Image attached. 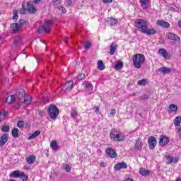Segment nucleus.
<instances>
[{"label":"nucleus","mask_w":181,"mask_h":181,"mask_svg":"<svg viewBox=\"0 0 181 181\" xmlns=\"http://www.w3.org/2000/svg\"><path fill=\"white\" fill-rule=\"evenodd\" d=\"M110 138L112 141H115L116 142H122L125 139V134L124 133L117 132V129H114L111 131L110 134Z\"/></svg>","instance_id":"obj_1"},{"label":"nucleus","mask_w":181,"mask_h":181,"mask_svg":"<svg viewBox=\"0 0 181 181\" xmlns=\"http://www.w3.org/2000/svg\"><path fill=\"white\" fill-rule=\"evenodd\" d=\"M133 65L136 69H141V66L145 63V55L142 54H136L133 58Z\"/></svg>","instance_id":"obj_2"},{"label":"nucleus","mask_w":181,"mask_h":181,"mask_svg":"<svg viewBox=\"0 0 181 181\" xmlns=\"http://www.w3.org/2000/svg\"><path fill=\"white\" fill-rule=\"evenodd\" d=\"M59 108L54 105H50L47 108V114L49 115L51 119L56 121L59 117Z\"/></svg>","instance_id":"obj_3"},{"label":"nucleus","mask_w":181,"mask_h":181,"mask_svg":"<svg viewBox=\"0 0 181 181\" xmlns=\"http://www.w3.org/2000/svg\"><path fill=\"white\" fill-rule=\"evenodd\" d=\"M134 26L137 28L141 33H144L146 29H148V21L144 19H137L134 22Z\"/></svg>","instance_id":"obj_4"},{"label":"nucleus","mask_w":181,"mask_h":181,"mask_svg":"<svg viewBox=\"0 0 181 181\" xmlns=\"http://www.w3.org/2000/svg\"><path fill=\"white\" fill-rule=\"evenodd\" d=\"M52 26H53V21H46L44 25L40 26V28L37 29V32L38 33H42V32L50 33Z\"/></svg>","instance_id":"obj_5"},{"label":"nucleus","mask_w":181,"mask_h":181,"mask_svg":"<svg viewBox=\"0 0 181 181\" xmlns=\"http://www.w3.org/2000/svg\"><path fill=\"white\" fill-rule=\"evenodd\" d=\"M73 82L71 81H68L66 83H65L64 86L61 87L62 90H61V94H64L66 91H70L71 90L73 89Z\"/></svg>","instance_id":"obj_6"},{"label":"nucleus","mask_w":181,"mask_h":181,"mask_svg":"<svg viewBox=\"0 0 181 181\" xmlns=\"http://www.w3.org/2000/svg\"><path fill=\"white\" fill-rule=\"evenodd\" d=\"M156 138H155L153 136H151L148 138V148L151 150L155 149V146H156Z\"/></svg>","instance_id":"obj_7"},{"label":"nucleus","mask_w":181,"mask_h":181,"mask_svg":"<svg viewBox=\"0 0 181 181\" xmlns=\"http://www.w3.org/2000/svg\"><path fill=\"white\" fill-rule=\"evenodd\" d=\"M26 11L28 12V13H36V7L33 5V2L32 1H28L27 3V7H26Z\"/></svg>","instance_id":"obj_8"},{"label":"nucleus","mask_w":181,"mask_h":181,"mask_svg":"<svg viewBox=\"0 0 181 181\" xmlns=\"http://www.w3.org/2000/svg\"><path fill=\"white\" fill-rule=\"evenodd\" d=\"M157 26H160V28H164V29H169L170 28V24L168 21L163 20H158L156 21Z\"/></svg>","instance_id":"obj_9"},{"label":"nucleus","mask_w":181,"mask_h":181,"mask_svg":"<svg viewBox=\"0 0 181 181\" xmlns=\"http://www.w3.org/2000/svg\"><path fill=\"white\" fill-rule=\"evenodd\" d=\"M170 142V139L169 138H168L165 136L161 135L160 136V139H159V145L160 146H165V145H168Z\"/></svg>","instance_id":"obj_10"},{"label":"nucleus","mask_w":181,"mask_h":181,"mask_svg":"<svg viewBox=\"0 0 181 181\" xmlns=\"http://www.w3.org/2000/svg\"><path fill=\"white\" fill-rule=\"evenodd\" d=\"M105 152H106V155H107V156H109L110 158H117V153L115 152V150L111 148H106Z\"/></svg>","instance_id":"obj_11"},{"label":"nucleus","mask_w":181,"mask_h":181,"mask_svg":"<svg viewBox=\"0 0 181 181\" xmlns=\"http://www.w3.org/2000/svg\"><path fill=\"white\" fill-rule=\"evenodd\" d=\"M25 175V173L19 170H15L9 174V177H22Z\"/></svg>","instance_id":"obj_12"},{"label":"nucleus","mask_w":181,"mask_h":181,"mask_svg":"<svg viewBox=\"0 0 181 181\" xmlns=\"http://www.w3.org/2000/svg\"><path fill=\"white\" fill-rule=\"evenodd\" d=\"M11 26L12 28L13 33H18V32H19V30L21 29V28H22V23H12L11 25Z\"/></svg>","instance_id":"obj_13"},{"label":"nucleus","mask_w":181,"mask_h":181,"mask_svg":"<svg viewBox=\"0 0 181 181\" xmlns=\"http://www.w3.org/2000/svg\"><path fill=\"white\" fill-rule=\"evenodd\" d=\"M143 146H144V143L142 142V139H137L134 144V149H136V151H141Z\"/></svg>","instance_id":"obj_14"},{"label":"nucleus","mask_w":181,"mask_h":181,"mask_svg":"<svg viewBox=\"0 0 181 181\" xmlns=\"http://www.w3.org/2000/svg\"><path fill=\"white\" fill-rule=\"evenodd\" d=\"M168 38L170 39V40H174V42H180V37H179L177 35L173 33H168Z\"/></svg>","instance_id":"obj_15"},{"label":"nucleus","mask_w":181,"mask_h":181,"mask_svg":"<svg viewBox=\"0 0 181 181\" xmlns=\"http://www.w3.org/2000/svg\"><path fill=\"white\" fill-rule=\"evenodd\" d=\"M140 4L141 5V8L144 10L146 11L148 9V6H149L151 4L150 0H140Z\"/></svg>","instance_id":"obj_16"},{"label":"nucleus","mask_w":181,"mask_h":181,"mask_svg":"<svg viewBox=\"0 0 181 181\" xmlns=\"http://www.w3.org/2000/svg\"><path fill=\"white\" fill-rule=\"evenodd\" d=\"M127 165L125 163H119L115 165V170H120V169H127Z\"/></svg>","instance_id":"obj_17"},{"label":"nucleus","mask_w":181,"mask_h":181,"mask_svg":"<svg viewBox=\"0 0 181 181\" xmlns=\"http://www.w3.org/2000/svg\"><path fill=\"white\" fill-rule=\"evenodd\" d=\"M143 33L147 35L148 36H151V35H155L156 33V31L155 30V28L151 27L148 29V28H146V30H144Z\"/></svg>","instance_id":"obj_18"},{"label":"nucleus","mask_w":181,"mask_h":181,"mask_svg":"<svg viewBox=\"0 0 181 181\" xmlns=\"http://www.w3.org/2000/svg\"><path fill=\"white\" fill-rule=\"evenodd\" d=\"M167 160H168V163H177L179 162V158L177 157H172L170 156H168L166 157Z\"/></svg>","instance_id":"obj_19"},{"label":"nucleus","mask_w":181,"mask_h":181,"mask_svg":"<svg viewBox=\"0 0 181 181\" xmlns=\"http://www.w3.org/2000/svg\"><path fill=\"white\" fill-rule=\"evenodd\" d=\"M25 160L29 165H33L34 162H36V156H30L25 158Z\"/></svg>","instance_id":"obj_20"},{"label":"nucleus","mask_w":181,"mask_h":181,"mask_svg":"<svg viewBox=\"0 0 181 181\" xmlns=\"http://www.w3.org/2000/svg\"><path fill=\"white\" fill-rule=\"evenodd\" d=\"M158 52L159 54H161V56L164 57V59H168V57H169V54H168V52H166V49L160 48Z\"/></svg>","instance_id":"obj_21"},{"label":"nucleus","mask_w":181,"mask_h":181,"mask_svg":"<svg viewBox=\"0 0 181 181\" xmlns=\"http://www.w3.org/2000/svg\"><path fill=\"white\" fill-rule=\"evenodd\" d=\"M139 173L142 176H148V175H151V171H149V170H146V168H141L139 169Z\"/></svg>","instance_id":"obj_22"},{"label":"nucleus","mask_w":181,"mask_h":181,"mask_svg":"<svg viewBox=\"0 0 181 181\" xmlns=\"http://www.w3.org/2000/svg\"><path fill=\"white\" fill-rule=\"evenodd\" d=\"M16 100V98L15 97V95H11L6 98V103H8V104H12V103H15Z\"/></svg>","instance_id":"obj_23"},{"label":"nucleus","mask_w":181,"mask_h":181,"mask_svg":"<svg viewBox=\"0 0 181 181\" xmlns=\"http://www.w3.org/2000/svg\"><path fill=\"white\" fill-rule=\"evenodd\" d=\"M39 135H40V131L37 130L36 132L30 134L28 139V141H30L31 139H34V138H37Z\"/></svg>","instance_id":"obj_24"},{"label":"nucleus","mask_w":181,"mask_h":181,"mask_svg":"<svg viewBox=\"0 0 181 181\" xmlns=\"http://www.w3.org/2000/svg\"><path fill=\"white\" fill-rule=\"evenodd\" d=\"M115 50H117V45L115 43L112 42L110 45V54L112 56L114 53H115Z\"/></svg>","instance_id":"obj_25"},{"label":"nucleus","mask_w":181,"mask_h":181,"mask_svg":"<svg viewBox=\"0 0 181 181\" xmlns=\"http://www.w3.org/2000/svg\"><path fill=\"white\" fill-rule=\"evenodd\" d=\"M50 146L54 151H57L59 149V145L57 144V141L56 140H53L50 143Z\"/></svg>","instance_id":"obj_26"},{"label":"nucleus","mask_w":181,"mask_h":181,"mask_svg":"<svg viewBox=\"0 0 181 181\" xmlns=\"http://www.w3.org/2000/svg\"><path fill=\"white\" fill-rule=\"evenodd\" d=\"M159 71H161L163 74H169L172 71V69H169L167 67L160 68Z\"/></svg>","instance_id":"obj_27"},{"label":"nucleus","mask_w":181,"mask_h":181,"mask_svg":"<svg viewBox=\"0 0 181 181\" xmlns=\"http://www.w3.org/2000/svg\"><path fill=\"white\" fill-rule=\"evenodd\" d=\"M110 21L111 26H115V25H117V23H118V20L113 17H110V18H107V21Z\"/></svg>","instance_id":"obj_28"},{"label":"nucleus","mask_w":181,"mask_h":181,"mask_svg":"<svg viewBox=\"0 0 181 181\" xmlns=\"http://www.w3.org/2000/svg\"><path fill=\"white\" fill-rule=\"evenodd\" d=\"M104 69H105V65H104L103 60L98 61V69L103 71Z\"/></svg>","instance_id":"obj_29"},{"label":"nucleus","mask_w":181,"mask_h":181,"mask_svg":"<svg viewBox=\"0 0 181 181\" xmlns=\"http://www.w3.org/2000/svg\"><path fill=\"white\" fill-rule=\"evenodd\" d=\"M71 118H74V119H76L77 117H78V114L77 113V110L72 109L71 110Z\"/></svg>","instance_id":"obj_30"},{"label":"nucleus","mask_w":181,"mask_h":181,"mask_svg":"<svg viewBox=\"0 0 181 181\" xmlns=\"http://www.w3.org/2000/svg\"><path fill=\"white\" fill-rule=\"evenodd\" d=\"M30 103H32V97L27 96L24 99V104L25 105L28 106L30 105Z\"/></svg>","instance_id":"obj_31"},{"label":"nucleus","mask_w":181,"mask_h":181,"mask_svg":"<svg viewBox=\"0 0 181 181\" xmlns=\"http://www.w3.org/2000/svg\"><path fill=\"white\" fill-rule=\"evenodd\" d=\"M21 43H22V37L18 36L15 39L13 45H15V46H19Z\"/></svg>","instance_id":"obj_32"},{"label":"nucleus","mask_w":181,"mask_h":181,"mask_svg":"<svg viewBox=\"0 0 181 181\" xmlns=\"http://www.w3.org/2000/svg\"><path fill=\"white\" fill-rule=\"evenodd\" d=\"M124 67V63L122 62H117L115 66V70H119Z\"/></svg>","instance_id":"obj_33"},{"label":"nucleus","mask_w":181,"mask_h":181,"mask_svg":"<svg viewBox=\"0 0 181 181\" xmlns=\"http://www.w3.org/2000/svg\"><path fill=\"white\" fill-rule=\"evenodd\" d=\"M19 134V129L14 128L11 131V135L13 138H18V135Z\"/></svg>","instance_id":"obj_34"},{"label":"nucleus","mask_w":181,"mask_h":181,"mask_svg":"<svg viewBox=\"0 0 181 181\" xmlns=\"http://www.w3.org/2000/svg\"><path fill=\"white\" fill-rule=\"evenodd\" d=\"M83 87H85V88H88V90H93V84L91 83H88V82H84L83 83Z\"/></svg>","instance_id":"obj_35"},{"label":"nucleus","mask_w":181,"mask_h":181,"mask_svg":"<svg viewBox=\"0 0 181 181\" xmlns=\"http://www.w3.org/2000/svg\"><path fill=\"white\" fill-rule=\"evenodd\" d=\"M137 84L139 86H146V84H148V81L146 79H141L138 81Z\"/></svg>","instance_id":"obj_36"},{"label":"nucleus","mask_w":181,"mask_h":181,"mask_svg":"<svg viewBox=\"0 0 181 181\" xmlns=\"http://www.w3.org/2000/svg\"><path fill=\"white\" fill-rule=\"evenodd\" d=\"M180 124H181V117H175L174 125H175V127H179Z\"/></svg>","instance_id":"obj_37"},{"label":"nucleus","mask_w":181,"mask_h":181,"mask_svg":"<svg viewBox=\"0 0 181 181\" xmlns=\"http://www.w3.org/2000/svg\"><path fill=\"white\" fill-rule=\"evenodd\" d=\"M169 108L173 112H176V111H177V106H176L175 104L170 105Z\"/></svg>","instance_id":"obj_38"},{"label":"nucleus","mask_w":181,"mask_h":181,"mask_svg":"<svg viewBox=\"0 0 181 181\" xmlns=\"http://www.w3.org/2000/svg\"><path fill=\"white\" fill-rule=\"evenodd\" d=\"M6 115H8V112H0V122L4 121V119H5V118L6 117Z\"/></svg>","instance_id":"obj_39"},{"label":"nucleus","mask_w":181,"mask_h":181,"mask_svg":"<svg viewBox=\"0 0 181 181\" xmlns=\"http://www.w3.org/2000/svg\"><path fill=\"white\" fill-rule=\"evenodd\" d=\"M13 16L12 18L13 21H18V10L15 9L13 10Z\"/></svg>","instance_id":"obj_40"},{"label":"nucleus","mask_w":181,"mask_h":181,"mask_svg":"<svg viewBox=\"0 0 181 181\" xmlns=\"http://www.w3.org/2000/svg\"><path fill=\"white\" fill-rule=\"evenodd\" d=\"M0 140H1L2 142H4V144H6L8 142V135L3 134Z\"/></svg>","instance_id":"obj_41"},{"label":"nucleus","mask_w":181,"mask_h":181,"mask_svg":"<svg viewBox=\"0 0 181 181\" xmlns=\"http://www.w3.org/2000/svg\"><path fill=\"white\" fill-rule=\"evenodd\" d=\"M64 169L68 173L71 171V167L69 164H64Z\"/></svg>","instance_id":"obj_42"},{"label":"nucleus","mask_w":181,"mask_h":181,"mask_svg":"<svg viewBox=\"0 0 181 181\" xmlns=\"http://www.w3.org/2000/svg\"><path fill=\"white\" fill-rule=\"evenodd\" d=\"M18 128H23L25 127V122L24 121H18L17 123Z\"/></svg>","instance_id":"obj_43"},{"label":"nucleus","mask_w":181,"mask_h":181,"mask_svg":"<svg viewBox=\"0 0 181 181\" xmlns=\"http://www.w3.org/2000/svg\"><path fill=\"white\" fill-rule=\"evenodd\" d=\"M19 13L22 15L26 13V8H25V4H22V8L19 10Z\"/></svg>","instance_id":"obj_44"},{"label":"nucleus","mask_w":181,"mask_h":181,"mask_svg":"<svg viewBox=\"0 0 181 181\" xmlns=\"http://www.w3.org/2000/svg\"><path fill=\"white\" fill-rule=\"evenodd\" d=\"M9 126H3V127L1 128L3 132H9Z\"/></svg>","instance_id":"obj_45"},{"label":"nucleus","mask_w":181,"mask_h":181,"mask_svg":"<svg viewBox=\"0 0 181 181\" xmlns=\"http://www.w3.org/2000/svg\"><path fill=\"white\" fill-rule=\"evenodd\" d=\"M62 0H52V3L54 5L57 6V5H60L62 4Z\"/></svg>","instance_id":"obj_46"},{"label":"nucleus","mask_w":181,"mask_h":181,"mask_svg":"<svg viewBox=\"0 0 181 181\" xmlns=\"http://www.w3.org/2000/svg\"><path fill=\"white\" fill-rule=\"evenodd\" d=\"M116 113H117V110H115V109H111L109 117H114Z\"/></svg>","instance_id":"obj_47"},{"label":"nucleus","mask_w":181,"mask_h":181,"mask_svg":"<svg viewBox=\"0 0 181 181\" xmlns=\"http://www.w3.org/2000/svg\"><path fill=\"white\" fill-rule=\"evenodd\" d=\"M84 78H86V75H84V74H81L78 75V80H84Z\"/></svg>","instance_id":"obj_48"},{"label":"nucleus","mask_w":181,"mask_h":181,"mask_svg":"<svg viewBox=\"0 0 181 181\" xmlns=\"http://www.w3.org/2000/svg\"><path fill=\"white\" fill-rule=\"evenodd\" d=\"M91 47V43L90 42H86L84 45V49H90Z\"/></svg>","instance_id":"obj_49"},{"label":"nucleus","mask_w":181,"mask_h":181,"mask_svg":"<svg viewBox=\"0 0 181 181\" xmlns=\"http://www.w3.org/2000/svg\"><path fill=\"white\" fill-rule=\"evenodd\" d=\"M59 11H62V13H66V12H67V10H66V8H64L63 6H59Z\"/></svg>","instance_id":"obj_50"},{"label":"nucleus","mask_w":181,"mask_h":181,"mask_svg":"<svg viewBox=\"0 0 181 181\" xmlns=\"http://www.w3.org/2000/svg\"><path fill=\"white\" fill-rule=\"evenodd\" d=\"M141 100H148L149 98V95H148L147 94H144L141 96Z\"/></svg>","instance_id":"obj_51"},{"label":"nucleus","mask_w":181,"mask_h":181,"mask_svg":"<svg viewBox=\"0 0 181 181\" xmlns=\"http://www.w3.org/2000/svg\"><path fill=\"white\" fill-rule=\"evenodd\" d=\"M38 114L39 115H40V117H45V111L43 110H39Z\"/></svg>","instance_id":"obj_52"},{"label":"nucleus","mask_w":181,"mask_h":181,"mask_svg":"<svg viewBox=\"0 0 181 181\" xmlns=\"http://www.w3.org/2000/svg\"><path fill=\"white\" fill-rule=\"evenodd\" d=\"M20 94H21L22 97H25L26 95V92H25V90L21 89L20 90Z\"/></svg>","instance_id":"obj_53"},{"label":"nucleus","mask_w":181,"mask_h":181,"mask_svg":"<svg viewBox=\"0 0 181 181\" xmlns=\"http://www.w3.org/2000/svg\"><path fill=\"white\" fill-rule=\"evenodd\" d=\"M71 4H73V0H68L66 6H71Z\"/></svg>","instance_id":"obj_54"},{"label":"nucleus","mask_w":181,"mask_h":181,"mask_svg":"<svg viewBox=\"0 0 181 181\" xmlns=\"http://www.w3.org/2000/svg\"><path fill=\"white\" fill-rule=\"evenodd\" d=\"M177 134H178V136H180V138H181V127H180L177 129Z\"/></svg>","instance_id":"obj_55"},{"label":"nucleus","mask_w":181,"mask_h":181,"mask_svg":"<svg viewBox=\"0 0 181 181\" xmlns=\"http://www.w3.org/2000/svg\"><path fill=\"white\" fill-rule=\"evenodd\" d=\"M103 4H111L112 0H103Z\"/></svg>","instance_id":"obj_56"},{"label":"nucleus","mask_w":181,"mask_h":181,"mask_svg":"<svg viewBox=\"0 0 181 181\" xmlns=\"http://www.w3.org/2000/svg\"><path fill=\"white\" fill-rule=\"evenodd\" d=\"M42 0H33V4H40V1Z\"/></svg>","instance_id":"obj_57"},{"label":"nucleus","mask_w":181,"mask_h":181,"mask_svg":"<svg viewBox=\"0 0 181 181\" xmlns=\"http://www.w3.org/2000/svg\"><path fill=\"white\" fill-rule=\"evenodd\" d=\"M100 166H102L103 168H105V166H107V165L105 164V163L102 162V163H100Z\"/></svg>","instance_id":"obj_58"},{"label":"nucleus","mask_w":181,"mask_h":181,"mask_svg":"<svg viewBox=\"0 0 181 181\" xmlns=\"http://www.w3.org/2000/svg\"><path fill=\"white\" fill-rule=\"evenodd\" d=\"M4 145H5V142L0 140V146H4Z\"/></svg>","instance_id":"obj_59"},{"label":"nucleus","mask_w":181,"mask_h":181,"mask_svg":"<svg viewBox=\"0 0 181 181\" xmlns=\"http://www.w3.org/2000/svg\"><path fill=\"white\" fill-rule=\"evenodd\" d=\"M100 111V108L98 107H95V112H98Z\"/></svg>","instance_id":"obj_60"},{"label":"nucleus","mask_w":181,"mask_h":181,"mask_svg":"<svg viewBox=\"0 0 181 181\" xmlns=\"http://www.w3.org/2000/svg\"><path fill=\"white\" fill-rule=\"evenodd\" d=\"M64 40L65 43H67V42H69V37H65L64 38Z\"/></svg>","instance_id":"obj_61"},{"label":"nucleus","mask_w":181,"mask_h":181,"mask_svg":"<svg viewBox=\"0 0 181 181\" xmlns=\"http://www.w3.org/2000/svg\"><path fill=\"white\" fill-rule=\"evenodd\" d=\"M19 23H22V26H23V23H25V20H20Z\"/></svg>","instance_id":"obj_62"},{"label":"nucleus","mask_w":181,"mask_h":181,"mask_svg":"<svg viewBox=\"0 0 181 181\" xmlns=\"http://www.w3.org/2000/svg\"><path fill=\"white\" fill-rule=\"evenodd\" d=\"M24 180H28V176L25 175V174L23 175Z\"/></svg>","instance_id":"obj_63"},{"label":"nucleus","mask_w":181,"mask_h":181,"mask_svg":"<svg viewBox=\"0 0 181 181\" xmlns=\"http://www.w3.org/2000/svg\"><path fill=\"white\" fill-rule=\"evenodd\" d=\"M124 181H134L132 178H127Z\"/></svg>","instance_id":"obj_64"}]
</instances>
